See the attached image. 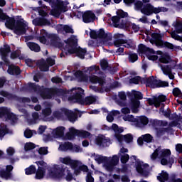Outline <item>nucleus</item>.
Returning <instances> with one entry per match:
<instances>
[{
	"mask_svg": "<svg viewBox=\"0 0 182 182\" xmlns=\"http://www.w3.org/2000/svg\"><path fill=\"white\" fill-rule=\"evenodd\" d=\"M10 58L12 60L15 59H23L22 56H21V50H16L14 51H12L10 55Z\"/></svg>",
	"mask_w": 182,
	"mask_h": 182,
	"instance_id": "42",
	"label": "nucleus"
},
{
	"mask_svg": "<svg viewBox=\"0 0 182 182\" xmlns=\"http://www.w3.org/2000/svg\"><path fill=\"white\" fill-rule=\"evenodd\" d=\"M124 48H127V49H135L136 44H134V41L133 40H125V43L123 45Z\"/></svg>",
	"mask_w": 182,
	"mask_h": 182,
	"instance_id": "45",
	"label": "nucleus"
},
{
	"mask_svg": "<svg viewBox=\"0 0 182 182\" xmlns=\"http://www.w3.org/2000/svg\"><path fill=\"white\" fill-rule=\"evenodd\" d=\"M152 40H151V43H154V45H156V46H157L158 48H159V46H161V42H163V36L161 35V33H153L151 35Z\"/></svg>",
	"mask_w": 182,
	"mask_h": 182,
	"instance_id": "17",
	"label": "nucleus"
},
{
	"mask_svg": "<svg viewBox=\"0 0 182 182\" xmlns=\"http://www.w3.org/2000/svg\"><path fill=\"white\" fill-rule=\"evenodd\" d=\"M120 19L119 16H114L112 17L111 20L114 28H124V26H126V21L122 20V22L120 23Z\"/></svg>",
	"mask_w": 182,
	"mask_h": 182,
	"instance_id": "21",
	"label": "nucleus"
},
{
	"mask_svg": "<svg viewBox=\"0 0 182 182\" xmlns=\"http://www.w3.org/2000/svg\"><path fill=\"white\" fill-rule=\"evenodd\" d=\"M4 48H0L1 59L4 63L9 65L11 62H9V60L8 59V53H11V46H9L8 44L4 45Z\"/></svg>",
	"mask_w": 182,
	"mask_h": 182,
	"instance_id": "11",
	"label": "nucleus"
},
{
	"mask_svg": "<svg viewBox=\"0 0 182 182\" xmlns=\"http://www.w3.org/2000/svg\"><path fill=\"white\" fill-rule=\"evenodd\" d=\"M159 60L161 63H170L171 62V57L170 55L165 53L159 58Z\"/></svg>",
	"mask_w": 182,
	"mask_h": 182,
	"instance_id": "40",
	"label": "nucleus"
},
{
	"mask_svg": "<svg viewBox=\"0 0 182 182\" xmlns=\"http://www.w3.org/2000/svg\"><path fill=\"white\" fill-rule=\"evenodd\" d=\"M176 64L171 67V65H161V70L164 73V75H171V70L176 69Z\"/></svg>",
	"mask_w": 182,
	"mask_h": 182,
	"instance_id": "34",
	"label": "nucleus"
},
{
	"mask_svg": "<svg viewBox=\"0 0 182 182\" xmlns=\"http://www.w3.org/2000/svg\"><path fill=\"white\" fill-rule=\"evenodd\" d=\"M77 136L82 137V139H87V137H90V132L87 131H80L77 129Z\"/></svg>",
	"mask_w": 182,
	"mask_h": 182,
	"instance_id": "49",
	"label": "nucleus"
},
{
	"mask_svg": "<svg viewBox=\"0 0 182 182\" xmlns=\"http://www.w3.org/2000/svg\"><path fill=\"white\" fill-rule=\"evenodd\" d=\"M97 35L98 39H105V41H112V37L109 36V34L105 32V29L100 28L98 31H97Z\"/></svg>",
	"mask_w": 182,
	"mask_h": 182,
	"instance_id": "26",
	"label": "nucleus"
},
{
	"mask_svg": "<svg viewBox=\"0 0 182 182\" xmlns=\"http://www.w3.org/2000/svg\"><path fill=\"white\" fill-rule=\"evenodd\" d=\"M60 149L63 151H68V150H73V144L72 142H64L61 145H60Z\"/></svg>",
	"mask_w": 182,
	"mask_h": 182,
	"instance_id": "38",
	"label": "nucleus"
},
{
	"mask_svg": "<svg viewBox=\"0 0 182 182\" xmlns=\"http://www.w3.org/2000/svg\"><path fill=\"white\" fill-rule=\"evenodd\" d=\"M73 170H74V174L75 176H79L82 171H85V173H87L89 171V168L86 165H77L74 168H71Z\"/></svg>",
	"mask_w": 182,
	"mask_h": 182,
	"instance_id": "25",
	"label": "nucleus"
},
{
	"mask_svg": "<svg viewBox=\"0 0 182 182\" xmlns=\"http://www.w3.org/2000/svg\"><path fill=\"white\" fill-rule=\"evenodd\" d=\"M7 72L9 75H21V68L18 66L9 67Z\"/></svg>",
	"mask_w": 182,
	"mask_h": 182,
	"instance_id": "32",
	"label": "nucleus"
},
{
	"mask_svg": "<svg viewBox=\"0 0 182 182\" xmlns=\"http://www.w3.org/2000/svg\"><path fill=\"white\" fill-rule=\"evenodd\" d=\"M64 42L68 46L66 48L67 50L65 55H73L75 53L76 56L80 58V59H85L87 50L86 48L77 47V38H76V36L72 35L67 40H65Z\"/></svg>",
	"mask_w": 182,
	"mask_h": 182,
	"instance_id": "2",
	"label": "nucleus"
},
{
	"mask_svg": "<svg viewBox=\"0 0 182 182\" xmlns=\"http://www.w3.org/2000/svg\"><path fill=\"white\" fill-rule=\"evenodd\" d=\"M38 68L41 72H49V65L46 64V62L40 61L38 63Z\"/></svg>",
	"mask_w": 182,
	"mask_h": 182,
	"instance_id": "44",
	"label": "nucleus"
},
{
	"mask_svg": "<svg viewBox=\"0 0 182 182\" xmlns=\"http://www.w3.org/2000/svg\"><path fill=\"white\" fill-rule=\"evenodd\" d=\"M124 122H131L132 123H134L136 124V122H137V118H135L133 115H127L125 117H124Z\"/></svg>",
	"mask_w": 182,
	"mask_h": 182,
	"instance_id": "58",
	"label": "nucleus"
},
{
	"mask_svg": "<svg viewBox=\"0 0 182 182\" xmlns=\"http://www.w3.org/2000/svg\"><path fill=\"white\" fill-rule=\"evenodd\" d=\"M14 166L7 165L6 169H1L0 172V177L4 178V180H12L14 178Z\"/></svg>",
	"mask_w": 182,
	"mask_h": 182,
	"instance_id": "9",
	"label": "nucleus"
},
{
	"mask_svg": "<svg viewBox=\"0 0 182 182\" xmlns=\"http://www.w3.org/2000/svg\"><path fill=\"white\" fill-rule=\"evenodd\" d=\"M96 20V14L93 11L89 10L84 12L82 15V22L84 23H90Z\"/></svg>",
	"mask_w": 182,
	"mask_h": 182,
	"instance_id": "12",
	"label": "nucleus"
},
{
	"mask_svg": "<svg viewBox=\"0 0 182 182\" xmlns=\"http://www.w3.org/2000/svg\"><path fill=\"white\" fill-rule=\"evenodd\" d=\"M26 176H31V174H35L36 173V167L35 165H31L28 168L25 169Z\"/></svg>",
	"mask_w": 182,
	"mask_h": 182,
	"instance_id": "50",
	"label": "nucleus"
},
{
	"mask_svg": "<svg viewBox=\"0 0 182 182\" xmlns=\"http://www.w3.org/2000/svg\"><path fill=\"white\" fill-rule=\"evenodd\" d=\"M42 36L39 37V41L41 43H46V38L50 39V43L55 48H62L63 43L60 42V38L56 34H49L46 31L43 30L41 32Z\"/></svg>",
	"mask_w": 182,
	"mask_h": 182,
	"instance_id": "5",
	"label": "nucleus"
},
{
	"mask_svg": "<svg viewBox=\"0 0 182 182\" xmlns=\"http://www.w3.org/2000/svg\"><path fill=\"white\" fill-rule=\"evenodd\" d=\"M141 14L146 15V16H150L155 14H160V12H167V8L166 7H154V6L151 5V4H144L141 9Z\"/></svg>",
	"mask_w": 182,
	"mask_h": 182,
	"instance_id": "7",
	"label": "nucleus"
},
{
	"mask_svg": "<svg viewBox=\"0 0 182 182\" xmlns=\"http://www.w3.org/2000/svg\"><path fill=\"white\" fill-rule=\"evenodd\" d=\"M53 134L55 137H63L65 136V127H58L53 130Z\"/></svg>",
	"mask_w": 182,
	"mask_h": 182,
	"instance_id": "31",
	"label": "nucleus"
},
{
	"mask_svg": "<svg viewBox=\"0 0 182 182\" xmlns=\"http://www.w3.org/2000/svg\"><path fill=\"white\" fill-rule=\"evenodd\" d=\"M149 124V118L146 116H141L136 117V122L135 123L136 127H144Z\"/></svg>",
	"mask_w": 182,
	"mask_h": 182,
	"instance_id": "20",
	"label": "nucleus"
},
{
	"mask_svg": "<svg viewBox=\"0 0 182 182\" xmlns=\"http://www.w3.org/2000/svg\"><path fill=\"white\" fill-rule=\"evenodd\" d=\"M6 120L11 122V124H16V123L18 122V117L10 111L6 117Z\"/></svg>",
	"mask_w": 182,
	"mask_h": 182,
	"instance_id": "36",
	"label": "nucleus"
},
{
	"mask_svg": "<svg viewBox=\"0 0 182 182\" xmlns=\"http://www.w3.org/2000/svg\"><path fill=\"white\" fill-rule=\"evenodd\" d=\"M141 83H144L146 87L157 89L159 87H168V82L154 79V76L142 78Z\"/></svg>",
	"mask_w": 182,
	"mask_h": 182,
	"instance_id": "6",
	"label": "nucleus"
},
{
	"mask_svg": "<svg viewBox=\"0 0 182 182\" xmlns=\"http://www.w3.org/2000/svg\"><path fill=\"white\" fill-rule=\"evenodd\" d=\"M63 31L65 32V33H75V31L69 25H64L63 26Z\"/></svg>",
	"mask_w": 182,
	"mask_h": 182,
	"instance_id": "59",
	"label": "nucleus"
},
{
	"mask_svg": "<svg viewBox=\"0 0 182 182\" xmlns=\"http://www.w3.org/2000/svg\"><path fill=\"white\" fill-rule=\"evenodd\" d=\"M129 97H134L136 100H141L143 99V94L140 91L132 90V92H127Z\"/></svg>",
	"mask_w": 182,
	"mask_h": 182,
	"instance_id": "28",
	"label": "nucleus"
},
{
	"mask_svg": "<svg viewBox=\"0 0 182 182\" xmlns=\"http://www.w3.org/2000/svg\"><path fill=\"white\" fill-rule=\"evenodd\" d=\"M0 21L1 22H5L6 28L14 31L15 35L21 36L26 33V27L28 25L23 22L22 20H15V18L9 17L6 14L4 13V11L0 9Z\"/></svg>",
	"mask_w": 182,
	"mask_h": 182,
	"instance_id": "1",
	"label": "nucleus"
},
{
	"mask_svg": "<svg viewBox=\"0 0 182 182\" xmlns=\"http://www.w3.org/2000/svg\"><path fill=\"white\" fill-rule=\"evenodd\" d=\"M139 59V55L136 53H129V60L131 63H134Z\"/></svg>",
	"mask_w": 182,
	"mask_h": 182,
	"instance_id": "54",
	"label": "nucleus"
},
{
	"mask_svg": "<svg viewBox=\"0 0 182 182\" xmlns=\"http://www.w3.org/2000/svg\"><path fill=\"white\" fill-rule=\"evenodd\" d=\"M38 93L43 99H52V97L53 96V90L42 86Z\"/></svg>",
	"mask_w": 182,
	"mask_h": 182,
	"instance_id": "13",
	"label": "nucleus"
},
{
	"mask_svg": "<svg viewBox=\"0 0 182 182\" xmlns=\"http://www.w3.org/2000/svg\"><path fill=\"white\" fill-rule=\"evenodd\" d=\"M160 113H161V114H163V116H164L166 118H169L170 116H171V109H170V108H168L167 110H164V105H163L160 109H159Z\"/></svg>",
	"mask_w": 182,
	"mask_h": 182,
	"instance_id": "48",
	"label": "nucleus"
},
{
	"mask_svg": "<svg viewBox=\"0 0 182 182\" xmlns=\"http://www.w3.org/2000/svg\"><path fill=\"white\" fill-rule=\"evenodd\" d=\"M33 24H34L35 26H50V21L44 17H38L33 20Z\"/></svg>",
	"mask_w": 182,
	"mask_h": 182,
	"instance_id": "14",
	"label": "nucleus"
},
{
	"mask_svg": "<svg viewBox=\"0 0 182 182\" xmlns=\"http://www.w3.org/2000/svg\"><path fill=\"white\" fill-rule=\"evenodd\" d=\"M172 93L175 97H180V96H182L181 90L178 87L173 88Z\"/></svg>",
	"mask_w": 182,
	"mask_h": 182,
	"instance_id": "63",
	"label": "nucleus"
},
{
	"mask_svg": "<svg viewBox=\"0 0 182 182\" xmlns=\"http://www.w3.org/2000/svg\"><path fill=\"white\" fill-rule=\"evenodd\" d=\"M45 168L43 167L38 166L37 171H36V178L37 180H41V178H43L45 177Z\"/></svg>",
	"mask_w": 182,
	"mask_h": 182,
	"instance_id": "33",
	"label": "nucleus"
},
{
	"mask_svg": "<svg viewBox=\"0 0 182 182\" xmlns=\"http://www.w3.org/2000/svg\"><path fill=\"white\" fill-rule=\"evenodd\" d=\"M36 147V145L32 142H27L24 146V150L26 151H29L31 150H33Z\"/></svg>",
	"mask_w": 182,
	"mask_h": 182,
	"instance_id": "56",
	"label": "nucleus"
},
{
	"mask_svg": "<svg viewBox=\"0 0 182 182\" xmlns=\"http://www.w3.org/2000/svg\"><path fill=\"white\" fill-rule=\"evenodd\" d=\"M136 170L139 174L143 176L144 177H147L149 176V171L144 170L143 166L141 165V162L140 161H136Z\"/></svg>",
	"mask_w": 182,
	"mask_h": 182,
	"instance_id": "24",
	"label": "nucleus"
},
{
	"mask_svg": "<svg viewBox=\"0 0 182 182\" xmlns=\"http://www.w3.org/2000/svg\"><path fill=\"white\" fill-rule=\"evenodd\" d=\"M124 140L126 143H132L133 141V135L132 134L124 135Z\"/></svg>",
	"mask_w": 182,
	"mask_h": 182,
	"instance_id": "64",
	"label": "nucleus"
},
{
	"mask_svg": "<svg viewBox=\"0 0 182 182\" xmlns=\"http://www.w3.org/2000/svg\"><path fill=\"white\" fill-rule=\"evenodd\" d=\"M41 87H42L40 85H36V83L28 82V89H30V90H33V92H38V93H39Z\"/></svg>",
	"mask_w": 182,
	"mask_h": 182,
	"instance_id": "47",
	"label": "nucleus"
},
{
	"mask_svg": "<svg viewBox=\"0 0 182 182\" xmlns=\"http://www.w3.org/2000/svg\"><path fill=\"white\" fill-rule=\"evenodd\" d=\"M122 36H123V35L120 33L114 34V38L115 40L114 41V46L116 48H120L122 45H124V43H126L125 40L123 38H121Z\"/></svg>",
	"mask_w": 182,
	"mask_h": 182,
	"instance_id": "23",
	"label": "nucleus"
},
{
	"mask_svg": "<svg viewBox=\"0 0 182 182\" xmlns=\"http://www.w3.org/2000/svg\"><path fill=\"white\" fill-rule=\"evenodd\" d=\"M6 120L11 122V124H16V123L18 122V117L10 111L6 117Z\"/></svg>",
	"mask_w": 182,
	"mask_h": 182,
	"instance_id": "37",
	"label": "nucleus"
},
{
	"mask_svg": "<svg viewBox=\"0 0 182 182\" xmlns=\"http://www.w3.org/2000/svg\"><path fill=\"white\" fill-rule=\"evenodd\" d=\"M26 45L32 52L38 53L41 50V46L35 42H28Z\"/></svg>",
	"mask_w": 182,
	"mask_h": 182,
	"instance_id": "29",
	"label": "nucleus"
},
{
	"mask_svg": "<svg viewBox=\"0 0 182 182\" xmlns=\"http://www.w3.org/2000/svg\"><path fill=\"white\" fill-rule=\"evenodd\" d=\"M95 160L98 164H102V163H107V156H100L95 158Z\"/></svg>",
	"mask_w": 182,
	"mask_h": 182,
	"instance_id": "57",
	"label": "nucleus"
},
{
	"mask_svg": "<svg viewBox=\"0 0 182 182\" xmlns=\"http://www.w3.org/2000/svg\"><path fill=\"white\" fill-rule=\"evenodd\" d=\"M8 133H9V129L6 125L4 124L0 127V139L4 138Z\"/></svg>",
	"mask_w": 182,
	"mask_h": 182,
	"instance_id": "46",
	"label": "nucleus"
},
{
	"mask_svg": "<svg viewBox=\"0 0 182 182\" xmlns=\"http://www.w3.org/2000/svg\"><path fill=\"white\" fill-rule=\"evenodd\" d=\"M0 95L3 96V97H6L8 100H14V99H16V95L5 90L0 91Z\"/></svg>",
	"mask_w": 182,
	"mask_h": 182,
	"instance_id": "39",
	"label": "nucleus"
},
{
	"mask_svg": "<svg viewBox=\"0 0 182 182\" xmlns=\"http://www.w3.org/2000/svg\"><path fill=\"white\" fill-rule=\"evenodd\" d=\"M65 171L67 173V175L65 176L66 181H72V180H73V174L72 173V172H70V170H69L68 167H67Z\"/></svg>",
	"mask_w": 182,
	"mask_h": 182,
	"instance_id": "60",
	"label": "nucleus"
},
{
	"mask_svg": "<svg viewBox=\"0 0 182 182\" xmlns=\"http://www.w3.org/2000/svg\"><path fill=\"white\" fill-rule=\"evenodd\" d=\"M143 80V78H141L140 76H136L131 79H129V83H133L134 85H139V83H141V81Z\"/></svg>",
	"mask_w": 182,
	"mask_h": 182,
	"instance_id": "55",
	"label": "nucleus"
},
{
	"mask_svg": "<svg viewBox=\"0 0 182 182\" xmlns=\"http://www.w3.org/2000/svg\"><path fill=\"white\" fill-rule=\"evenodd\" d=\"M9 112H11V109L6 107H0V119H4V117L6 119Z\"/></svg>",
	"mask_w": 182,
	"mask_h": 182,
	"instance_id": "41",
	"label": "nucleus"
},
{
	"mask_svg": "<svg viewBox=\"0 0 182 182\" xmlns=\"http://www.w3.org/2000/svg\"><path fill=\"white\" fill-rule=\"evenodd\" d=\"M67 168L68 167L63 166L56 167L50 172V176L54 178H62L65 176Z\"/></svg>",
	"mask_w": 182,
	"mask_h": 182,
	"instance_id": "10",
	"label": "nucleus"
},
{
	"mask_svg": "<svg viewBox=\"0 0 182 182\" xmlns=\"http://www.w3.org/2000/svg\"><path fill=\"white\" fill-rule=\"evenodd\" d=\"M140 107V101L136 99H131V109L132 113H137Z\"/></svg>",
	"mask_w": 182,
	"mask_h": 182,
	"instance_id": "27",
	"label": "nucleus"
},
{
	"mask_svg": "<svg viewBox=\"0 0 182 182\" xmlns=\"http://www.w3.org/2000/svg\"><path fill=\"white\" fill-rule=\"evenodd\" d=\"M75 77L80 79V82H89V77L85 74L81 70H77L75 73Z\"/></svg>",
	"mask_w": 182,
	"mask_h": 182,
	"instance_id": "30",
	"label": "nucleus"
},
{
	"mask_svg": "<svg viewBox=\"0 0 182 182\" xmlns=\"http://www.w3.org/2000/svg\"><path fill=\"white\" fill-rule=\"evenodd\" d=\"M171 156V151H170V149H164L161 151V164L162 166H167V164H169V167L171 168V166L173 164H174V156Z\"/></svg>",
	"mask_w": 182,
	"mask_h": 182,
	"instance_id": "8",
	"label": "nucleus"
},
{
	"mask_svg": "<svg viewBox=\"0 0 182 182\" xmlns=\"http://www.w3.org/2000/svg\"><path fill=\"white\" fill-rule=\"evenodd\" d=\"M66 108H61L60 111H55L53 114V116L55 117V119H58V120H63V109Z\"/></svg>",
	"mask_w": 182,
	"mask_h": 182,
	"instance_id": "43",
	"label": "nucleus"
},
{
	"mask_svg": "<svg viewBox=\"0 0 182 182\" xmlns=\"http://www.w3.org/2000/svg\"><path fill=\"white\" fill-rule=\"evenodd\" d=\"M138 50L139 53H143L144 55H154V53H156V51H154L153 48L146 47V45L142 43L139 45Z\"/></svg>",
	"mask_w": 182,
	"mask_h": 182,
	"instance_id": "19",
	"label": "nucleus"
},
{
	"mask_svg": "<svg viewBox=\"0 0 182 182\" xmlns=\"http://www.w3.org/2000/svg\"><path fill=\"white\" fill-rule=\"evenodd\" d=\"M109 161L112 165L117 166L120 159L117 155H114Z\"/></svg>",
	"mask_w": 182,
	"mask_h": 182,
	"instance_id": "62",
	"label": "nucleus"
},
{
	"mask_svg": "<svg viewBox=\"0 0 182 182\" xmlns=\"http://www.w3.org/2000/svg\"><path fill=\"white\" fill-rule=\"evenodd\" d=\"M42 114L44 117H48V116H50L52 114V109L50 107H46L42 110Z\"/></svg>",
	"mask_w": 182,
	"mask_h": 182,
	"instance_id": "61",
	"label": "nucleus"
},
{
	"mask_svg": "<svg viewBox=\"0 0 182 182\" xmlns=\"http://www.w3.org/2000/svg\"><path fill=\"white\" fill-rule=\"evenodd\" d=\"M95 143L97 146H100V147H107L109 143H110V139H107L105 136H97L95 139Z\"/></svg>",
	"mask_w": 182,
	"mask_h": 182,
	"instance_id": "22",
	"label": "nucleus"
},
{
	"mask_svg": "<svg viewBox=\"0 0 182 182\" xmlns=\"http://www.w3.org/2000/svg\"><path fill=\"white\" fill-rule=\"evenodd\" d=\"M157 178L161 182L168 181V173L167 172L162 171L161 176H158Z\"/></svg>",
	"mask_w": 182,
	"mask_h": 182,
	"instance_id": "51",
	"label": "nucleus"
},
{
	"mask_svg": "<svg viewBox=\"0 0 182 182\" xmlns=\"http://www.w3.org/2000/svg\"><path fill=\"white\" fill-rule=\"evenodd\" d=\"M159 48H167V49H174V45L168 41H161Z\"/></svg>",
	"mask_w": 182,
	"mask_h": 182,
	"instance_id": "52",
	"label": "nucleus"
},
{
	"mask_svg": "<svg viewBox=\"0 0 182 182\" xmlns=\"http://www.w3.org/2000/svg\"><path fill=\"white\" fill-rule=\"evenodd\" d=\"M153 141V136L150 134H145L139 136L137 139V144L139 146H143L145 143H151Z\"/></svg>",
	"mask_w": 182,
	"mask_h": 182,
	"instance_id": "16",
	"label": "nucleus"
},
{
	"mask_svg": "<svg viewBox=\"0 0 182 182\" xmlns=\"http://www.w3.org/2000/svg\"><path fill=\"white\" fill-rule=\"evenodd\" d=\"M70 132L66 134V136L68 140H73L77 136V129H75V127H71L69 129Z\"/></svg>",
	"mask_w": 182,
	"mask_h": 182,
	"instance_id": "35",
	"label": "nucleus"
},
{
	"mask_svg": "<svg viewBox=\"0 0 182 182\" xmlns=\"http://www.w3.org/2000/svg\"><path fill=\"white\" fill-rule=\"evenodd\" d=\"M109 62H107V60L106 59H102L100 60V68L102 70H107V69H109Z\"/></svg>",
	"mask_w": 182,
	"mask_h": 182,
	"instance_id": "53",
	"label": "nucleus"
},
{
	"mask_svg": "<svg viewBox=\"0 0 182 182\" xmlns=\"http://www.w3.org/2000/svg\"><path fill=\"white\" fill-rule=\"evenodd\" d=\"M61 163L65 164L66 166H70L71 168H74L76 166H79L80 162L77 160H73L70 157L62 158Z\"/></svg>",
	"mask_w": 182,
	"mask_h": 182,
	"instance_id": "18",
	"label": "nucleus"
},
{
	"mask_svg": "<svg viewBox=\"0 0 182 182\" xmlns=\"http://www.w3.org/2000/svg\"><path fill=\"white\" fill-rule=\"evenodd\" d=\"M65 116L70 122V123H75L77 120V114L72 110L68 109H63Z\"/></svg>",
	"mask_w": 182,
	"mask_h": 182,
	"instance_id": "15",
	"label": "nucleus"
},
{
	"mask_svg": "<svg viewBox=\"0 0 182 182\" xmlns=\"http://www.w3.org/2000/svg\"><path fill=\"white\" fill-rule=\"evenodd\" d=\"M48 2L51 4V7L53 9L51 10V15H53V16H59L62 12H68V5L69 4V2L60 0H57V1L53 0Z\"/></svg>",
	"mask_w": 182,
	"mask_h": 182,
	"instance_id": "4",
	"label": "nucleus"
},
{
	"mask_svg": "<svg viewBox=\"0 0 182 182\" xmlns=\"http://www.w3.org/2000/svg\"><path fill=\"white\" fill-rule=\"evenodd\" d=\"M73 95L68 97V100L73 103H78L85 106H89L96 103V97L93 96H87L85 98V90L81 87L77 90H73Z\"/></svg>",
	"mask_w": 182,
	"mask_h": 182,
	"instance_id": "3",
	"label": "nucleus"
}]
</instances>
